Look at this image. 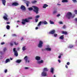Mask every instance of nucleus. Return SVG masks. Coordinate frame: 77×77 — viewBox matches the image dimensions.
<instances>
[{
	"label": "nucleus",
	"mask_w": 77,
	"mask_h": 77,
	"mask_svg": "<svg viewBox=\"0 0 77 77\" xmlns=\"http://www.w3.org/2000/svg\"><path fill=\"white\" fill-rule=\"evenodd\" d=\"M31 19H32V17H29L27 18V20H31Z\"/></svg>",
	"instance_id": "obj_39"
},
{
	"label": "nucleus",
	"mask_w": 77,
	"mask_h": 77,
	"mask_svg": "<svg viewBox=\"0 0 77 77\" xmlns=\"http://www.w3.org/2000/svg\"><path fill=\"white\" fill-rule=\"evenodd\" d=\"M35 22L37 23V22H38V19H35Z\"/></svg>",
	"instance_id": "obj_45"
},
{
	"label": "nucleus",
	"mask_w": 77,
	"mask_h": 77,
	"mask_svg": "<svg viewBox=\"0 0 77 77\" xmlns=\"http://www.w3.org/2000/svg\"><path fill=\"white\" fill-rule=\"evenodd\" d=\"M14 45H18V43H16V42H14Z\"/></svg>",
	"instance_id": "obj_32"
},
{
	"label": "nucleus",
	"mask_w": 77,
	"mask_h": 77,
	"mask_svg": "<svg viewBox=\"0 0 77 77\" xmlns=\"http://www.w3.org/2000/svg\"><path fill=\"white\" fill-rule=\"evenodd\" d=\"M75 16L74 14L73 16H72V13L70 12H68L67 13L66 17L68 19H70V18H73Z\"/></svg>",
	"instance_id": "obj_2"
},
{
	"label": "nucleus",
	"mask_w": 77,
	"mask_h": 77,
	"mask_svg": "<svg viewBox=\"0 0 77 77\" xmlns=\"http://www.w3.org/2000/svg\"><path fill=\"white\" fill-rule=\"evenodd\" d=\"M29 22V21L27 20V19L26 18L25 19L22 20V23L23 25L26 24V23H28Z\"/></svg>",
	"instance_id": "obj_3"
},
{
	"label": "nucleus",
	"mask_w": 77,
	"mask_h": 77,
	"mask_svg": "<svg viewBox=\"0 0 77 77\" xmlns=\"http://www.w3.org/2000/svg\"><path fill=\"white\" fill-rule=\"evenodd\" d=\"M10 61V59H7L5 60V63H8V62Z\"/></svg>",
	"instance_id": "obj_24"
},
{
	"label": "nucleus",
	"mask_w": 77,
	"mask_h": 77,
	"mask_svg": "<svg viewBox=\"0 0 77 77\" xmlns=\"http://www.w3.org/2000/svg\"><path fill=\"white\" fill-rule=\"evenodd\" d=\"M22 50L23 51L26 50V46L23 47L22 48Z\"/></svg>",
	"instance_id": "obj_31"
},
{
	"label": "nucleus",
	"mask_w": 77,
	"mask_h": 77,
	"mask_svg": "<svg viewBox=\"0 0 77 77\" xmlns=\"http://www.w3.org/2000/svg\"><path fill=\"white\" fill-rule=\"evenodd\" d=\"M25 69H29V68L27 67H25Z\"/></svg>",
	"instance_id": "obj_58"
},
{
	"label": "nucleus",
	"mask_w": 77,
	"mask_h": 77,
	"mask_svg": "<svg viewBox=\"0 0 77 77\" xmlns=\"http://www.w3.org/2000/svg\"><path fill=\"white\" fill-rule=\"evenodd\" d=\"M5 36H6V35H4V37H5Z\"/></svg>",
	"instance_id": "obj_61"
},
{
	"label": "nucleus",
	"mask_w": 77,
	"mask_h": 77,
	"mask_svg": "<svg viewBox=\"0 0 77 77\" xmlns=\"http://www.w3.org/2000/svg\"><path fill=\"white\" fill-rule=\"evenodd\" d=\"M55 30H51L50 32H49V34H51V35H53L54 33H55Z\"/></svg>",
	"instance_id": "obj_6"
},
{
	"label": "nucleus",
	"mask_w": 77,
	"mask_h": 77,
	"mask_svg": "<svg viewBox=\"0 0 77 77\" xmlns=\"http://www.w3.org/2000/svg\"><path fill=\"white\" fill-rule=\"evenodd\" d=\"M73 47H74L73 45H69V48H73Z\"/></svg>",
	"instance_id": "obj_23"
},
{
	"label": "nucleus",
	"mask_w": 77,
	"mask_h": 77,
	"mask_svg": "<svg viewBox=\"0 0 77 77\" xmlns=\"http://www.w3.org/2000/svg\"><path fill=\"white\" fill-rule=\"evenodd\" d=\"M58 62H59V63H60V60H58Z\"/></svg>",
	"instance_id": "obj_54"
},
{
	"label": "nucleus",
	"mask_w": 77,
	"mask_h": 77,
	"mask_svg": "<svg viewBox=\"0 0 77 77\" xmlns=\"http://www.w3.org/2000/svg\"><path fill=\"white\" fill-rule=\"evenodd\" d=\"M48 5L46 4H45L44 5V6H43V8H46V7H48Z\"/></svg>",
	"instance_id": "obj_17"
},
{
	"label": "nucleus",
	"mask_w": 77,
	"mask_h": 77,
	"mask_svg": "<svg viewBox=\"0 0 77 77\" xmlns=\"http://www.w3.org/2000/svg\"><path fill=\"white\" fill-rule=\"evenodd\" d=\"M44 50H45V49H42V51H44Z\"/></svg>",
	"instance_id": "obj_55"
},
{
	"label": "nucleus",
	"mask_w": 77,
	"mask_h": 77,
	"mask_svg": "<svg viewBox=\"0 0 77 77\" xmlns=\"http://www.w3.org/2000/svg\"><path fill=\"white\" fill-rule=\"evenodd\" d=\"M75 14H77V10H75Z\"/></svg>",
	"instance_id": "obj_40"
},
{
	"label": "nucleus",
	"mask_w": 77,
	"mask_h": 77,
	"mask_svg": "<svg viewBox=\"0 0 77 77\" xmlns=\"http://www.w3.org/2000/svg\"><path fill=\"white\" fill-rule=\"evenodd\" d=\"M72 2H74V3H77V1L76 0H72Z\"/></svg>",
	"instance_id": "obj_33"
},
{
	"label": "nucleus",
	"mask_w": 77,
	"mask_h": 77,
	"mask_svg": "<svg viewBox=\"0 0 77 77\" xmlns=\"http://www.w3.org/2000/svg\"><path fill=\"white\" fill-rule=\"evenodd\" d=\"M10 45H11V46H13L14 44L13 43H11Z\"/></svg>",
	"instance_id": "obj_51"
},
{
	"label": "nucleus",
	"mask_w": 77,
	"mask_h": 77,
	"mask_svg": "<svg viewBox=\"0 0 77 77\" xmlns=\"http://www.w3.org/2000/svg\"><path fill=\"white\" fill-rule=\"evenodd\" d=\"M7 17L8 15L5 14V16H4L3 17V18L4 19V20H7V21H8V18H7Z\"/></svg>",
	"instance_id": "obj_8"
},
{
	"label": "nucleus",
	"mask_w": 77,
	"mask_h": 77,
	"mask_svg": "<svg viewBox=\"0 0 77 77\" xmlns=\"http://www.w3.org/2000/svg\"><path fill=\"white\" fill-rule=\"evenodd\" d=\"M65 67L66 68H68V66H67V65H65Z\"/></svg>",
	"instance_id": "obj_50"
},
{
	"label": "nucleus",
	"mask_w": 77,
	"mask_h": 77,
	"mask_svg": "<svg viewBox=\"0 0 77 77\" xmlns=\"http://www.w3.org/2000/svg\"><path fill=\"white\" fill-rule=\"evenodd\" d=\"M48 71V69H47V68H44L43 69V72H47Z\"/></svg>",
	"instance_id": "obj_16"
},
{
	"label": "nucleus",
	"mask_w": 77,
	"mask_h": 77,
	"mask_svg": "<svg viewBox=\"0 0 77 77\" xmlns=\"http://www.w3.org/2000/svg\"><path fill=\"white\" fill-rule=\"evenodd\" d=\"M54 36L55 37H56V36H57V34H54Z\"/></svg>",
	"instance_id": "obj_37"
},
{
	"label": "nucleus",
	"mask_w": 77,
	"mask_h": 77,
	"mask_svg": "<svg viewBox=\"0 0 77 77\" xmlns=\"http://www.w3.org/2000/svg\"><path fill=\"white\" fill-rule=\"evenodd\" d=\"M21 62V60H17L16 61L17 63H20V62Z\"/></svg>",
	"instance_id": "obj_30"
},
{
	"label": "nucleus",
	"mask_w": 77,
	"mask_h": 77,
	"mask_svg": "<svg viewBox=\"0 0 77 77\" xmlns=\"http://www.w3.org/2000/svg\"><path fill=\"white\" fill-rule=\"evenodd\" d=\"M68 2L67 0H62V2L63 3H67Z\"/></svg>",
	"instance_id": "obj_21"
},
{
	"label": "nucleus",
	"mask_w": 77,
	"mask_h": 77,
	"mask_svg": "<svg viewBox=\"0 0 77 77\" xmlns=\"http://www.w3.org/2000/svg\"><path fill=\"white\" fill-rule=\"evenodd\" d=\"M29 3H30V2L27 1L26 2V6L27 7H29Z\"/></svg>",
	"instance_id": "obj_20"
},
{
	"label": "nucleus",
	"mask_w": 77,
	"mask_h": 77,
	"mask_svg": "<svg viewBox=\"0 0 77 77\" xmlns=\"http://www.w3.org/2000/svg\"><path fill=\"white\" fill-rule=\"evenodd\" d=\"M12 5H14V6H17V5H18V3L16 2H14L13 3Z\"/></svg>",
	"instance_id": "obj_15"
},
{
	"label": "nucleus",
	"mask_w": 77,
	"mask_h": 77,
	"mask_svg": "<svg viewBox=\"0 0 77 77\" xmlns=\"http://www.w3.org/2000/svg\"><path fill=\"white\" fill-rule=\"evenodd\" d=\"M43 42L41 41H40L39 44L38 45V47L39 48H42V45H43Z\"/></svg>",
	"instance_id": "obj_4"
},
{
	"label": "nucleus",
	"mask_w": 77,
	"mask_h": 77,
	"mask_svg": "<svg viewBox=\"0 0 77 77\" xmlns=\"http://www.w3.org/2000/svg\"><path fill=\"white\" fill-rule=\"evenodd\" d=\"M42 24V21H40V22L38 23V26H41V25Z\"/></svg>",
	"instance_id": "obj_27"
},
{
	"label": "nucleus",
	"mask_w": 77,
	"mask_h": 77,
	"mask_svg": "<svg viewBox=\"0 0 77 77\" xmlns=\"http://www.w3.org/2000/svg\"><path fill=\"white\" fill-rule=\"evenodd\" d=\"M60 14H58L57 16V17H60Z\"/></svg>",
	"instance_id": "obj_49"
},
{
	"label": "nucleus",
	"mask_w": 77,
	"mask_h": 77,
	"mask_svg": "<svg viewBox=\"0 0 77 77\" xmlns=\"http://www.w3.org/2000/svg\"><path fill=\"white\" fill-rule=\"evenodd\" d=\"M42 24H45V25L48 24V22H47L46 21H42Z\"/></svg>",
	"instance_id": "obj_12"
},
{
	"label": "nucleus",
	"mask_w": 77,
	"mask_h": 77,
	"mask_svg": "<svg viewBox=\"0 0 77 77\" xmlns=\"http://www.w3.org/2000/svg\"><path fill=\"white\" fill-rule=\"evenodd\" d=\"M17 23H19V22H20V21H17Z\"/></svg>",
	"instance_id": "obj_60"
},
{
	"label": "nucleus",
	"mask_w": 77,
	"mask_h": 77,
	"mask_svg": "<svg viewBox=\"0 0 77 77\" xmlns=\"http://www.w3.org/2000/svg\"><path fill=\"white\" fill-rule=\"evenodd\" d=\"M51 72L53 74L54 73V68L52 67L51 68Z\"/></svg>",
	"instance_id": "obj_13"
},
{
	"label": "nucleus",
	"mask_w": 77,
	"mask_h": 77,
	"mask_svg": "<svg viewBox=\"0 0 77 77\" xmlns=\"http://www.w3.org/2000/svg\"><path fill=\"white\" fill-rule=\"evenodd\" d=\"M36 2H37L36 1H34L32 2V3L34 4V3H36Z\"/></svg>",
	"instance_id": "obj_36"
},
{
	"label": "nucleus",
	"mask_w": 77,
	"mask_h": 77,
	"mask_svg": "<svg viewBox=\"0 0 77 77\" xmlns=\"http://www.w3.org/2000/svg\"><path fill=\"white\" fill-rule=\"evenodd\" d=\"M6 51V48H4V52H5V51Z\"/></svg>",
	"instance_id": "obj_46"
},
{
	"label": "nucleus",
	"mask_w": 77,
	"mask_h": 77,
	"mask_svg": "<svg viewBox=\"0 0 77 77\" xmlns=\"http://www.w3.org/2000/svg\"><path fill=\"white\" fill-rule=\"evenodd\" d=\"M50 22L51 24H54V23L53 21H52L51 20H50Z\"/></svg>",
	"instance_id": "obj_29"
},
{
	"label": "nucleus",
	"mask_w": 77,
	"mask_h": 77,
	"mask_svg": "<svg viewBox=\"0 0 77 77\" xmlns=\"http://www.w3.org/2000/svg\"><path fill=\"white\" fill-rule=\"evenodd\" d=\"M60 39H63L64 38V35H62L59 37Z\"/></svg>",
	"instance_id": "obj_19"
},
{
	"label": "nucleus",
	"mask_w": 77,
	"mask_h": 77,
	"mask_svg": "<svg viewBox=\"0 0 77 77\" xmlns=\"http://www.w3.org/2000/svg\"><path fill=\"white\" fill-rule=\"evenodd\" d=\"M21 41H24V39L23 38V37L21 38Z\"/></svg>",
	"instance_id": "obj_43"
},
{
	"label": "nucleus",
	"mask_w": 77,
	"mask_h": 77,
	"mask_svg": "<svg viewBox=\"0 0 77 77\" xmlns=\"http://www.w3.org/2000/svg\"><path fill=\"white\" fill-rule=\"evenodd\" d=\"M7 24H10V22H8L7 23Z\"/></svg>",
	"instance_id": "obj_52"
},
{
	"label": "nucleus",
	"mask_w": 77,
	"mask_h": 77,
	"mask_svg": "<svg viewBox=\"0 0 77 77\" xmlns=\"http://www.w3.org/2000/svg\"><path fill=\"white\" fill-rule=\"evenodd\" d=\"M13 51L14 52H15L16 51H16V48H14L13 49Z\"/></svg>",
	"instance_id": "obj_35"
},
{
	"label": "nucleus",
	"mask_w": 77,
	"mask_h": 77,
	"mask_svg": "<svg viewBox=\"0 0 77 77\" xmlns=\"http://www.w3.org/2000/svg\"><path fill=\"white\" fill-rule=\"evenodd\" d=\"M20 9L23 11H26V7H25L23 5H21L20 7Z\"/></svg>",
	"instance_id": "obj_5"
},
{
	"label": "nucleus",
	"mask_w": 77,
	"mask_h": 77,
	"mask_svg": "<svg viewBox=\"0 0 77 77\" xmlns=\"http://www.w3.org/2000/svg\"><path fill=\"white\" fill-rule=\"evenodd\" d=\"M35 29L36 30H37V29H38V27H36Z\"/></svg>",
	"instance_id": "obj_56"
},
{
	"label": "nucleus",
	"mask_w": 77,
	"mask_h": 77,
	"mask_svg": "<svg viewBox=\"0 0 77 77\" xmlns=\"http://www.w3.org/2000/svg\"><path fill=\"white\" fill-rule=\"evenodd\" d=\"M75 21H77V18H75Z\"/></svg>",
	"instance_id": "obj_57"
},
{
	"label": "nucleus",
	"mask_w": 77,
	"mask_h": 77,
	"mask_svg": "<svg viewBox=\"0 0 77 77\" xmlns=\"http://www.w3.org/2000/svg\"><path fill=\"white\" fill-rule=\"evenodd\" d=\"M60 57H61V56L60 55V56H58V58L59 59H60Z\"/></svg>",
	"instance_id": "obj_53"
},
{
	"label": "nucleus",
	"mask_w": 77,
	"mask_h": 77,
	"mask_svg": "<svg viewBox=\"0 0 77 77\" xmlns=\"http://www.w3.org/2000/svg\"><path fill=\"white\" fill-rule=\"evenodd\" d=\"M24 59L25 60L26 62H29V60L27 61V56H26L24 58Z\"/></svg>",
	"instance_id": "obj_10"
},
{
	"label": "nucleus",
	"mask_w": 77,
	"mask_h": 77,
	"mask_svg": "<svg viewBox=\"0 0 77 77\" xmlns=\"http://www.w3.org/2000/svg\"><path fill=\"white\" fill-rule=\"evenodd\" d=\"M7 71H8V70H7V69H6L5 71V73H6Z\"/></svg>",
	"instance_id": "obj_44"
},
{
	"label": "nucleus",
	"mask_w": 77,
	"mask_h": 77,
	"mask_svg": "<svg viewBox=\"0 0 77 77\" xmlns=\"http://www.w3.org/2000/svg\"><path fill=\"white\" fill-rule=\"evenodd\" d=\"M42 76H47V72H43L42 73Z\"/></svg>",
	"instance_id": "obj_7"
},
{
	"label": "nucleus",
	"mask_w": 77,
	"mask_h": 77,
	"mask_svg": "<svg viewBox=\"0 0 77 77\" xmlns=\"http://www.w3.org/2000/svg\"><path fill=\"white\" fill-rule=\"evenodd\" d=\"M62 34H64V35H66L68 34V33L67 32L65 31H62Z\"/></svg>",
	"instance_id": "obj_14"
},
{
	"label": "nucleus",
	"mask_w": 77,
	"mask_h": 77,
	"mask_svg": "<svg viewBox=\"0 0 77 77\" xmlns=\"http://www.w3.org/2000/svg\"><path fill=\"white\" fill-rule=\"evenodd\" d=\"M59 24H63V23L62 22L60 21L59 22Z\"/></svg>",
	"instance_id": "obj_41"
},
{
	"label": "nucleus",
	"mask_w": 77,
	"mask_h": 77,
	"mask_svg": "<svg viewBox=\"0 0 77 77\" xmlns=\"http://www.w3.org/2000/svg\"><path fill=\"white\" fill-rule=\"evenodd\" d=\"M37 63L39 64L41 63H43V60H42L40 61H38Z\"/></svg>",
	"instance_id": "obj_25"
},
{
	"label": "nucleus",
	"mask_w": 77,
	"mask_h": 77,
	"mask_svg": "<svg viewBox=\"0 0 77 77\" xmlns=\"http://www.w3.org/2000/svg\"><path fill=\"white\" fill-rule=\"evenodd\" d=\"M54 77H56V76L55 75H54Z\"/></svg>",
	"instance_id": "obj_62"
},
{
	"label": "nucleus",
	"mask_w": 77,
	"mask_h": 77,
	"mask_svg": "<svg viewBox=\"0 0 77 77\" xmlns=\"http://www.w3.org/2000/svg\"><path fill=\"white\" fill-rule=\"evenodd\" d=\"M6 0H2V4L4 5V6H5V5H6Z\"/></svg>",
	"instance_id": "obj_9"
},
{
	"label": "nucleus",
	"mask_w": 77,
	"mask_h": 77,
	"mask_svg": "<svg viewBox=\"0 0 77 77\" xmlns=\"http://www.w3.org/2000/svg\"><path fill=\"white\" fill-rule=\"evenodd\" d=\"M35 58L37 60H39L41 59V57L37 56L35 57Z\"/></svg>",
	"instance_id": "obj_11"
},
{
	"label": "nucleus",
	"mask_w": 77,
	"mask_h": 77,
	"mask_svg": "<svg viewBox=\"0 0 77 77\" xmlns=\"http://www.w3.org/2000/svg\"><path fill=\"white\" fill-rule=\"evenodd\" d=\"M57 12V11L56 10L54 11L53 12V14H54Z\"/></svg>",
	"instance_id": "obj_34"
},
{
	"label": "nucleus",
	"mask_w": 77,
	"mask_h": 77,
	"mask_svg": "<svg viewBox=\"0 0 77 77\" xmlns=\"http://www.w3.org/2000/svg\"><path fill=\"white\" fill-rule=\"evenodd\" d=\"M63 27V29H65V28H66V26H65V25H64Z\"/></svg>",
	"instance_id": "obj_42"
},
{
	"label": "nucleus",
	"mask_w": 77,
	"mask_h": 77,
	"mask_svg": "<svg viewBox=\"0 0 77 77\" xmlns=\"http://www.w3.org/2000/svg\"><path fill=\"white\" fill-rule=\"evenodd\" d=\"M70 64V63H69V62H68L66 63V65H69Z\"/></svg>",
	"instance_id": "obj_38"
},
{
	"label": "nucleus",
	"mask_w": 77,
	"mask_h": 77,
	"mask_svg": "<svg viewBox=\"0 0 77 77\" xmlns=\"http://www.w3.org/2000/svg\"><path fill=\"white\" fill-rule=\"evenodd\" d=\"M10 60H12L13 59H12V58H10Z\"/></svg>",
	"instance_id": "obj_59"
},
{
	"label": "nucleus",
	"mask_w": 77,
	"mask_h": 77,
	"mask_svg": "<svg viewBox=\"0 0 77 77\" xmlns=\"http://www.w3.org/2000/svg\"><path fill=\"white\" fill-rule=\"evenodd\" d=\"M14 55L16 56H18V52H17V51L14 52Z\"/></svg>",
	"instance_id": "obj_22"
},
{
	"label": "nucleus",
	"mask_w": 77,
	"mask_h": 77,
	"mask_svg": "<svg viewBox=\"0 0 77 77\" xmlns=\"http://www.w3.org/2000/svg\"><path fill=\"white\" fill-rule=\"evenodd\" d=\"M39 17H40V16L37 15L35 17V18L36 19H38L39 18Z\"/></svg>",
	"instance_id": "obj_28"
},
{
	"label": "nucleus",
	"mask_w": 77,
	"mask_h": 77,
	"mask_svg": "<svg viewBox=\"0 0 77 77\" xmlns=\"http://www.w3.org/2000/svg\"><path fill=\"white\" fill-rule=\"evenodd\" d=\"M12 36H16L17 35L15 34H13L12 35Z\"/></svg>",
	"instance_id": "obj_48"
},
{
	"label": "nucleus",
	"mask_w": 77,
	"mask_h": 77,
	"mask_svg": "<svg viewBox=\"0 0 77 77\" xmlns=\"http://www.w3.org/2000/svg\"><path fill=\"white\" fill-rule=\"evenodd\" d=\"M45 50H47V51H51V49L49 48H45Z\"/></svg>",
	"instance_id": "obj_18"
},
{
	"label": "nucleus",
	"mask_w": 77,
	"mask_h": 77,
	"mask_svg": "<svg viewBox=\"0 0 77 77\" xmlns=\"http://www.w3.org/2000/svg\"><path fill=\"white\" fill-rule=\"evenodd\" d=\"M5 44V43L4 42H2L1 43V45H3V44Z\"/></svg>",
	"instance_id": "obj_47"
},
{
	"label": "nucleus",
	"mask_w": 77,
	"mask_h": 77,
	"mask_svg": "<svg viewBox=\"0 0 77 77\" xmlns=\"http://www.w3.org/2000/svg\"><path fill=\"white\" fill-rule=\"evenodd\" d=\"M6 28L7 29H8V30H9V29H10V26L8 25H7L6 26Z\"/></svg>",
	"instance_id": "obj_26"
},
{
	"label": "nucleus",
	"mask_w": 77,
	"mask_h": 77,
	"mask_svg": "<svg viewBox=\"0 0 77 77\" xmlns=\"http://www.w3.org/2000/svg\"><path fill=\"white\" fill-rule=\"evenodd\" d=\"M32 8H33L34 9ZM28 9L29 11L33 10V11L35 12L36 14H38L39 13L38 12V11H39V8L35 6H32V7L29 8H28Z\"/></svg>",
	"instance_id": "obj_1"
},
{
	"label": "nucleus",
	"mask_w": 77,
	"mask_h": 77,
	"mask_svg": "<svg viewBox=\"0 0 77 77\" xmlns=\"http://www.w3.org/2000/svg\"><path fill=\"white\" fill-rule=\"evenodd\" d=\"M17 27H18V26H17Z\"/></svg>",
	"instance_id": "obj_63"
}]
</instances>
